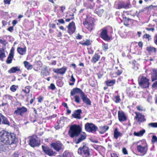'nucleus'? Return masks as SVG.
<instances>
[{"label":"nucleus","mask_w":157,"mask_h":157,"mask_svg":"<svg viewBox=\"0 0 157 157\" xmlns=\"http://www.w3.org/2000/svg\"><path fill=\"white\" fill-rule=\"evenodd\" d=\"M0 142L11 147L14 145L15 148L17 145L18 140L14 133L3 130L0 132Z\"/></svg>","instance_id":"1"},{"label":"nucleus","mask_w":157,"mask_h":157,"mask_svg":"<svg viewBox=\"0 0 157 157\" xmlns=\"http://www.w3.org/2000/svg\"><path fill=\"white\" fill-rule=\"evenodd\" d=\"M82 131V128L79 125L73 124L69 127L68 134L71 138H76L79 136Z\"/></svg>","instance_id":"2"},{"label":"nucleus","mask_w":157,"mask_h":157,"mask_svg":"<svg viewBox=\"0 0 157 157\" xmlns=\"http://www.w3.org/2000/svg\"><path fill=\"white\" fill-rule=\"evenodd\" d=\"M83 16L86 17V18H83V19H84L83 21V25L89 31H92L94 25V19L86 14H83L82 17L83 18Z\"/></svg>","instance_id":"3"},{"label":"nucleus","mask_w":157,"mask_h":157,"mask_svg":"<svg viewBox=\"0 0 157 157\" xmlns=\"http://www.w3.org/2000/svg\"><path fill=\"white\" fill-rule=\"evenodd\" d=\"M28 109L24 106L17 107L14 111L13 114L16 116L24 117L28 112Z\"/></svg>","instance_id":"4"},{"label":"nucleus","mask_w":157,"mask_h":157,"mask_svg":"<svg viewBox=\"0 0 157 157\" xmlns=\"http://www.w3.org/2000/svg\"><path fill=\"white\" fill-rule=\"evenodd\" d=\"M78 153L82 157H90V149L85 145L78 149Z\"/></svg>","instance_id":"5"},{"label":"nucleus","mask_w":157,"mask_h":157,"mask_svg":"<svg viewBox=\"0 0 157 157\" xmlns=\"http://www.w3.org/2000/svg\"><path fill=\"white\" fill-rule=\"evenodd\" d=\"M108 28L105 27L101 30L100 37L105 41H109L112 40V36L109 35Z\"/></svg>","instance_id":"6"},{"label":"nucleus","mask_w":157,"mask_h":157,"mask_svg":"<svg viewBox=\"0 0 157 157\" xmlns=\"http://www.w3.org/2000/svg\"><path fill=\"white\" fill-rule=\"evenodd\" d=\"M138 84L139 86L142 88H148L150 84L149 80L146 77L141 76L139 81Z\"/></svg>","instance_id":"7"},{"label":"nucleus","mask_w":157,"mask_h":157,"mask_svg":"<svg viewBox=\"0 0 157 157\" xmlns=\"http://www.w3.org/2000/svg\"><path fill=\"white\" fill-rule=\"evenodd\" d=\"M136 149L138 152L141 155H144L146 154L148 150V146L146 144L144 143L142 144L137 145Z\"/></svg>","instance_id":"8"},{"label":"nucleus","mask_w":157,"mask_h":157,"mask_svg":"<svg viewBox=\"0 0 157 157\" xmlns=\"http://www.w3.org/2000/svg\"><path fill=\"white\" fill-rule=\"evenodd\" d=\"M85 129L89 132L94 133L97 131L98 128L92 123H87L85 125Z\"/></svg>","instance_id":"9"},{"label":"nucleus","mask_w":157,"mask_h":157,"mask_svg":"<svg viewBox=\"0 0 157 157\" xmlns=\"http://www.w3.org/2000/svg\"><path fill=\"white\" fill-rule=\"evenodd\" d=\"M134 113L136 115L134 119L139 124H140L146 121L145 116L142 113L137 111H135Z\"/></svg>","instance_id":"10"},{"label":"nucleus","mask_w":157,"mask_h":157,"mask_svg":"<svg viewBox=\"0 0 157 157\" xmlns=\"http://www.w3.org/2000/svg\"><path fill=\"white\" fill-rule=\"evenodd\" d=\"M63 144L59 140L51 144L50 146L57 151H59L63 149Z\"/></svg>","instance_id":"11"},{"label":"nucleus","mask_w":157,"mask_h":157,"mask_svg":"<svg viewBox=\"0 0 157 157\" xmlns=\"http://www.w3.org/2000/svg\"><path fill=\"white\" fill-rule=\"evenodd\" d=\"M42 148L45 154L49 156H52L56 154L55 151H54L52 148L48 146L42 145Z\"/></svg>","instance_id":"12"},{"label":"nucleus","mask_w":157,"mask_h":157,"mask_svg":"<svg viewBox=\"0 0 157 157\" xmlns=\"http://www.w3.org/2000/svg\"><path fill=\"white\" fill-rule=\"evenodd\" d=\"M67 32L71 35L73 34L76 30V26L75 22L72 21L70 22L67 27Z\"/></svg>","instance_id":"13"},{"label":"nucleus","mask_w":157,"mask_h":157,"mask_svg":"<svg viewBox=\"0 0 157 157\" xmlns=\"http://www.w3.org/2000/svg\"><path fill=\"white\" fill-rule=\"evenodd\" d=\"M114 71H112L110 73V75L112 78L116 77L120 75L123 72L122 69L120 67H115Z\"/></svg>","instance_id":"14"},{"label":"nucleus","mask_w":157,"mask_h":157,"mask_svg":"<svg viewBox=\"0 0 157 157\" xmlns=\"http://www.w3.org/2000/svg\"><path fill=\"white\" fill-rule=\"evenodd\" d=\"M14 48L13 47H12L10 50V53L6 61V62L7 64H10L12 63L14 57Z\"/></svg>","instance_id":"15"},{"label":"nucleus","mask_w":157,"mask_h":157,"mask_svg":"<svg viewBox=\"0 0 157 157\" xmlns=\"http://www.w3.org/2000/svg\"><path fill=\"white\" fill-rule=\"evenodd\" d=\"M118 117L119 121L121 122L125 121L127 120L126 115L122 110L118 111Z\"/></svg>","instance_id":"16"},{"label":"nucleus","mask_w":157,"mask_h":157,"mask_svg":"<svg viewBox=\"0 0 157 157\" xmlns=\"http://www.w3.org/2000/svg\"><path fill=\"white\" fill-rule=\"evenodd\" d=\"M81 97L83 102L86 105H91V102L90 99L87 98L86 95L83 92L81 95Z\"/></svg>","instance_id":"17"},{"label":"nucleus","mask_w":157,"mask_h":157,"mask_svg":"<svg viewBox=\"0 0 157 157\" xmlns=\"http://www.w3.org/2000/svg\"><path fill=\"white\" fill-rule=\"evenodd\" d=\"M67 69L66 67H63L59 68H54L53 69V71L57 74H59L61 75L64 74Z\"/></svg>","instance_id":"18"},{"label":"nucleus","mask_w":157,"mask_h":157,"mask_svg":"<svg viewBox=\"0 0 157 157\" xmlns=\"http://www.w3.org/2000/svg\"><path fill=\"white\" fill-rule=\"evenodd\" d=\"M79 136V137L76 140V144H78L85 140L86 138L87 135L85 132H82V131Z\"/></svg>","instance_id":"19"},{"label":"nucleus","mask_w":157,"mask_h":157,"mask_svg":"<svg viewBox=\"0 0 157 157\" xmlns=\"http://www.w3.org/2000/svg\"><path fill=\"white\" fill-rule=\"evenodd\" d=\"M128 0V2L125 4L124 2H121L117 4V8L121 9V8H124L125 9H128L130 8V3Z\"/></svg>","instance_id":"20"},{"label":"nucleus","mask_w":157,"mask_h":157,"mask_svg":"<svg viewBox=\"0 0 157 157\" xmlns=\"http://www.w3.org/2000/svg\"><path fill=\"white\" fill-rule=\"evenodd\" d=\"M82 113V110L81 109H78L74 111L73 113L72 114V116L73 118L78 119H81V114Z\"/></svg>","instance_id":"21"},{"label":"nucleus","mask_w":157,"mask_h":157,"mask_svg":"<svg viewBox=\"0 0 157 157\" xmlns=\"http://www.w3.org/2000/svg\"><path fill=\"white\" fill-rule=\"evenodd\" d=\"M8 72L9 73H14L16 72L17 73H21V71L20 69V67L18 66L13 67H11L8 71Z\"/></svg>","instance_id":"22"},{"label":"nucleus","mask_w":157,"mask_h":157,"mask_svg":"<svg viewBox=\"0 0 157 157\" xmlns=\"http://www.w3.org/2000/svg\"><path fill=\"white\" fill-rule=\"evenodd\" d=\"M94 13L98 16L101 17L104 14L105 10L100 7L99 6L95 9Z\"/></svg>","instance_id":"23"},{"label":"nucleus","mask_w":157,"mask_h":157,"mask_svg":"<svg viewBox=\"0 0 157 157\" xmlns=\"http://www.w3.org/2000/svg\"><path fill=\"white\" fill-rule=\"evenodd\" d=\"M93 1L92 0H86L84 2V6L87 8L92 9L94 6L93 5L92 3H93Z\"/></svg>","instance_id":"24"},{"label":"nucleus","mask_w":157,"mask_h":157,"mask_svg":"<svg viewBox=\"0 0 157 157\" xmlns=\"http://www.w3.org/2000/svg\"><path fill=\"white\" fill-rule=\"evenodd\" d=\"M29 144L32 147H36L38 145V142L35 138H31L29 140Z\"/></svg>","instance_id":"25"},{"label":"nucleus","mask_w":157,"mask_h":157,"mask_svg":"<svg viewBox=\"0 0 157 157\" xmlns=\"http://www.w3.org/2000/svg\"><path fill=\"white\" fill-rule=\"evenodd\" d=\"M17 51L20 55H24L26 53V47L25 46L23 48L18 47L17 48Z\"/></svg>","instance_id":"26"},{"label":"nucleus","mask_w":157,"mask_h":157,"mask_svg":"<svg viewBox=\"0 0 157 157\" xmlns=\"http://www.w3.org/2000/svg\"><path fill=\"white\" fill-rule=\"evenodd\" d=\"M83 92L80 89L77 87L71 90L70 93V96H73L76 93H79L81 95Z\"/></svg>","instance_id":"27"},{"label":"nucleus","mask_w":157,"mask_h":157,"mask_svg":"<svg viewBox=\"0 0 157 157\" xmlns=\"http://www.w3.org/2000/svg\"><path fill=\"white\" fill-rule=\"evenodd\" d=\"M100 58V56L98 53H95L92 57L91 60V62L93 63H95L98 61Z\"/></svg>","instance_id":"28"},{"label":"nucleus","mask_w":157,"mask_h":157,"mask_svg":"<svg viewBox=\"0 0 157 157\" xmlns=\"http://www.w3.org/2000/svg\"><path fill=\"white\" fill-rule=\"evenodd\" d=\"M49 33L52 34L53 36H54L55 34H54L53 29L56 28V25L54 23L51 24L50 23L49 24Z\"/></svg>","instance_id":"29"},{"label":"nucleus","mask_w":157,"mask_h":157,"mask_svg":"<svg viewBox=\"0 0 157 157\" xmlns=\"http://www.w3.org/2000/svg\"><path fill=\"white\" fill-rule=\"evenodd\" d=\"M78 44L82 45V46H88L91 44V42L88 39H86L85 41L84 40L78 42Z\"/></svg>","instance_id":"30"},{"label":"nucleus","mask_w":157,"mask_h":157,"mask_svg":"<svg viewBox=\"0 0 157 157\" xmlns=\"http://www.w3.org/2000/svg\"><path fill=\"white\" fill-rule=\"evenodd\" d=\"M153 73L151 75V79L152 82L157 80V69H152Z\"/></svg>","instance_id":"31"},{"label":"nucleus","mask_w":157,"mask_h":157,"mask_svg":"<svg viewBox=\"0 0 157 157\" xmlns=\"http://www.w3.org/2000/svg\"><path fill=\"white\" fill-rule=\"evenodd\" d=\"M109 127L107 125L101 126L99 127V132L102 134L105 133L109 129Z\"/></svg>","instance_id":"32"},{"label":"nucleus","mask_w":157,"mask_h":157,"mask_svg":"<svg viewBox=\"0 0 157 157\" xmlns=\"http://www.w3.org/2000/svg\"><path fill=\"white\" fill-rule=\"evenodd\" d=\"M146 50L149 54H151L152 53H155L156 52V48L153 47H147L146 48Z\"/></svg>","instance_id":"33"},{"label":"nucleus","mask_w":157,"mask_h":157,"mask_svg":"<svg viewBox=\"0 0 157 157\" xmlns=\"http://www.w3.org/2000/svg\"><path fill=\"white\" fill-rule=\"evenodd\" d=\"M122 135V134L118 132L117 128H116L114 131L113 137L114 138L116 139H117L119 136H121Z\"/></svg>","instance_id":"34"},{"label":"nucleus","mask_w":157,"mask_h":157,"mask_svg":"<svg viewBox=\"0 0 157 157\" xmlns=\"http://www.w3.org/2000/svg\"><path fill=\"white\" fill-rule=\"evenodd\" d=\"M116 83V80L115 79L112 80H108L105 81V83L108 86H113Z\"/></svg>","instance_id":"35"},{"label":"nucleus","mask_w":157,"mask_h":157,"mask_svg":"<svg viewBox=\"0 0 157 157\" xmlns=\"http://www.w3.org/2000/svg\"><path fill=\"white\" fill-rule=\"evenodd\" d=\"M133 22L132 20L131 19L127 18L126 17L125 18L124 21V25L127 26H128Z\"/></svg>","instance_id":"36"},{"label":"nucleus","mask_w":157,"mask_h":157,"mask_svg":"<svg viewBox=\"0 0 157 157\" xmlns=\"http://www.w3.org/2000/svg\"><path fill=\"white\" fill-rule=\"evenodd\" d=\"M2 119V124L7 125H10V123L9 121L8 120V119L6 117L4 116L2 113L1 114Z\"/></svg>","instance_id":"37"},{"label":"nucleus","mask_w":157,"mask_h":157,"mask_svg":"<svg viewBox=\"0 0 157 157\" xmlns=\"http://www.w3.org/2000/svg\"><path fill=\"white\" fill-rule=\"evenodd\" d=\"M24 66L28 70L32 69L33 68V65L28 61H25L23 62Z\"/></svg>","instance_id":"38"},{"label":"nucleus","mask_w":157,"mask_h":157,"mask_svg":"<svg viewBox=\"0 0 157 157\" xmlns=\"http://www.w3.org/2000/svg\"><path fill=\"white\" fill-rule=\"evenodd\" d=\"M6 57L5 54V51L4 49H0V60L2 61L4 60V59Z\"/></svg>","instance_id":"39"},{"label":"nucleus","mask_w":157,"mask_h":157,"mask_svg":"<svg viewBox=\"0 0 157 157\" xmlns=\"http://www.w3.org/2000/svg\"><path fill=\"white\" fill-rule=\"evenodd\" d=\"M145 132V130L144 129H143L137 132H134L133 133V134L135 136H141L143 135Z\"/></svg>","instance_id":"40"},{"label":"nucleus","mask_w":157,"mask_h":157,"mask_svg":"<svg viewBox=\"0 0 157 157\" xmlns=\"http://www.w3.org/2000/svg\"><path fill=\"white\" fill-rule=\"evenodd\" d=\"M148 27H149L146 28L145 29L147 31H151L152 32H153L155 30L154 26L155 25H152L151 24H149L148 25Z\"/></svg>","instance_id":"41"},{"label":"nucleus","mask_w":157,"mask_h":157,"mask_svg":"<svg viewBox=\"0 0 157 157\" xmlns=\"http://www.w3.org/2000/svg\"><path fill=\"white\" fill-rule=\"evenodd\" d=\"M4 144L0 143V153L5 152L6 150V147Z\"/></svg>","instance_id":"42"},{"label":"nucleus","mask_w":157,"mask_h":157,"mask_svg":"<svg viewBox=\"0 0 157 157\" xmlns=\"http://www.w3.org/2000/svg\"><path fill=\"white\" fill-rule=\"evenodd\" d=\"M31 88L30 86H26L25 87L24 89H22V91L25 94H29Z\"/></svg>","instance_id":"43"},{"label":"nucleus","mask_w":157,"mask_h":157,"mask_svg":"<svg viewBox=\"0 0 157 157\" xmlns=\"http://www.w3.org/2000/svg\"><path fill=\"white\" fill-rule=\"evenodd\" d=\"M113 100L116 103H120L121 101V99L120 98V96L118 95L116 96L114 98Z\"/></svg>","instance_id":"44"},{"label":"nucleus","mask_w":157,"mask_h":157,"mask_svg":"<svg viewBox=\"0 0 157 157\" xmlns=\"http://www.w3.org/2000/svg\"><path fill=\"white\" fill-rule=\"evenodd\" d=\"M5 99L6 101H12L13 98V97L10 95L9 94H6L4 95Z\"/></svg>","instance_id":"45"},{"label":"nucleus","mask_w":157,"mask_h":157,"mask_svg":"<svg viewBox=\"0 0 157 157\" xmlns=\"http://www.w3.org/2000/svg\"><path fill=\"white\" fill-rule=\"evenodd\" d=\"M70 81L72 82H70L69 83V85L70 86H72L74 85L75 80L73 75L71 76V78L70 79Z\"/></svg>","instance_id":"46"},{"label":"nucleus","mask_w":157,"mask_h":157,"mask_svg":"<svg viewBox=\"0 0 157 157\" xmlns=\"http://www.w3.org/2000/svg\"><path fill=\"white\" fill-rule=\"evenodd\" d=\"M74 98L75 99V101L78 104H79L80 103L81 99L79 97L78 95H76L74 97Z\"/></svg>","instance_id":"47"},{"label":"nucleus","mask_w":157,"mask_h":157,"mask_svg":"<svg viewBox=\"0 0 157 157\" xmlns=\"http://www.w3.org/2000/svg\"><path fill=\"white\" fill-rule=\"evenodd\" d=\"M138 110L140 111H145V109L143 108V107L141 105H138L136 107Z\"/></svg>","instance_id":"48"},{"label":"nucleus","mask_w":157,"mask_h":157,"mask_svg":"<svg viewBox=\"0 0 157 157\" xmlns=\"http://www.w3.org/2000/svg\"><path fill=\"white\" fill-rule=\"evenodd\" d=\"M148 126L152 128H157V122L151 123L148 124Z\"/></svg>","instance_id":"49"},{"label":"nucleus","mask_w":157,"mask_h":157,"mask_svg":"<svg viewBox=\"0 0 157 157\" xmlns=\"http://www.w3.org/2000/svg\"><path fill=\"white\" fill-rule=\"evenodd\" d=\"M102 48L104 51H106L108 49V44L104 43L102 45Z\"/></svg>","instance_id":"50"},{"label":"nucleus","mask_w":157,"mask_h":157,"mask_svg":"<svg viewBox=\"0 0 157 157\" xmlns=\"http://www.w3.org/2000/svg\"><path fill=\"white\" fill-rule=\"evenodd\" d=\"M10 90L12 92H15L17 90V88L16 86L14 85H13L11 86L10 87Z\"/></svg>","instance_id":"51"},{"label":"nucleus","mask_w":157,"mask_h":157,"mask_svg":"<svg viewBox=\"0 0 157 157\" xmlns=\"http://www.w3.org/2000/svg\"><path fill=\"white\" fill-rule=\"evenodd\" d=\"M44 99V98L41 95L37 97V99L39 103H41Z\"/></svg>","instance_id":"52"},{"label":"nucleus","mask_w":157,"mask_h":157,"mask_svg":"<svg viewBox=\"0 0 157 157\" xmlns=\"http://www.w3.org/2000/svg\"><path fill=\"white\" fill-rule=\"evenodd\" d=\"M151 37V36L147 34H145L143 36V39H147L148 41H149L150 38Z\"/></svg>","instance_id":"53"},{"label":"nucleus","mask_w":157,"mask_h":157,"mask_svg":"<svg viewBox=\"0 0 157 157\" xmlns=\"http://www.w3.org/2000/svg\"><path fill=\"white\" fill-rule=\"evenodd\" d=\"M62 157H72V156L69 153L65 152L63 153V155Z\"/></svg>","instance_id":"54"},{"label":"nucleus","mask_w":157,"mask_h":157,"mask_svg":"<svg viewBox=\"0 0 157 157\" xmlns=\"http://www.w3.org/2000/svg\"><path fill=\"white\" fill-rule=\"evenodd\" d=\"M151 141L153 143L157 142V137L155 135H153L152 136Z\"/></svg>","instance_id":"55"},{"label":"nucleus","mask_w":157,"mask_h":157,"mask_svg":"<svg viewBox=\"0 0 157 157\" xmlns=\"http://www.w3.org/2000/svg\"><path fill=\"white\" fill-rule=\"evenodd\" d=\"M7 42L5 39H0V43L3 45H5L7 44Z\"/></svg>","instance_id":"56"},{"label":"nucleus","mask_w":157,"mask_h":157,"mask_svg":"<svg viewBox=\"0 0 157 157\" xmlns=\"http://www.w3.org/2000/svg\"><path fill=\"white\" fill-rule=\"evenodd\" d=\"M49 88L52 90H54L56 89V87L53 83H51Z\"/></svg>","instance_id":"57"},{"label":"nucleus","mask_w":157,"mask_h":157,"mask_svg":"<svg viewBox=\"0 0 157 157\" xmlns=\"http://www.w3.org/2000/svg\"><path fill=\"white\" fill-rule=\"evenodd\" d=\"M71 16H72V17H71L70 18H67L65 20V21L67 22H69L71 20H73L74 19V15L73 14L72 15H70Z\"/></svg>","instance_id":"58"},{"label":"nucleus","mask_w":157,"mask_h":157,"mask_svg":"<svg viewBox=\"0 0 157 157\" xmlns=\"http://www.w3.org/2000/svg\"><path fill=\"white\" fill-rule=\"evenodd\" d=\"M122 151L124 155H127L128 154V151L125 147H124L123 148Z\"/></svg>","instance_id":"59"},{"label":"nucleus","mask_w":157,"mask_h":157,"mask_svg":"<svg viewBox=\"0 0 157 157\" xmlns=\"http://www.w3.org/2000/svg\"><path fill=\"white\" fill-rule=\"evenodd\" d=\"M47 72H48L47 69H44V70L42 71L41 73L44 76H46L47 75L46 74Z\"/></svg>","instance_id":"60"},{"label":"nucleus","mask_w":157,"mask_h":157,"mask_svg":"<svg viewBox=\"0 0 157 157\" xmlns=\"http://www.w3.org/2000/svg\"><path fill=\"white\" fill-rule=\"evenodd\" d=\"M2 27L6 26L7 24V22L5 20H2Z\"/></svg>","instance_id":"61"},{"label":"nucleus","mask_w":157,"mask_h":157,"mask_svg":"<svg viewBox=\"0 0 157 157\" xmlns=\"http://www.w3.org/2000/svg\"><path fill=\"white\" fill-rule=\"evenodd\" d=\"M154 43L157 45V34H155L154 36Z\"/></svg>","instance_id":"62"},{"label":"nucleus","mask_w":157,"mask_h":157,"mask_svg":"<svg viewBox=\"0 0 157 157\" xmlns=\"http://www.w3.org/2000/svg\"><path fill=\"white\" fill-rule=\"evenodd\" d=\"M152 87L154 88H157V81L154 82L152 86Z\"/></svg>","instance_id":"63"},{"label":"nucleus","mask_w":157,"mask_h":157,"mask_svg":"<svg viewBox=\"0 0 157 157\" xmlns=\"http://www.w3.org/2000/svg\"><path fill=\"white\" fill-rule=\"evenodd\" d=\"M110 155L111 157H118L117 155L115 153H111Z\"/></svg>","instance_id":"64"}]
</instances>
